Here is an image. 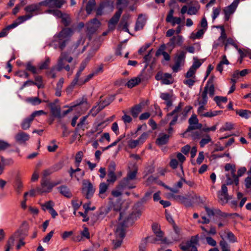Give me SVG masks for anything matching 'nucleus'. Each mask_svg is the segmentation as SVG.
I'll use <instances>...</instances> for the list:
<instances>
[{
    "instance_id": "f257e3e1",
    "label": "nucleus",
    "mask_w": 251,
    "mask_h": 251,
    "mask_svg": "<svg viewBox=\"0 0 251 251\" xmlns=\"http://www.w3.org/2000/svg\"><path fill=\"white\" fill-rule=\"evenodd\" d=\"M73 33V30L69 28H63L58 34H55L53 38L50 45L54 48L58 47L62 50L66 46Z\"/></svg>"
},
{
    "instance_id": "f03ea898",
    "label": "nucleus",
    "mask_w": 251,
    "mask_h": 251,
    "mask_svg": "<svg viewBox=\"0 0 251 251\" xmlns=\"http://www.w3.org/2000/svg\"><path fill=\"white\" fill-rule=\"evenodd\" d=\"M183 106V103L182 102H179L172 112L167 114V116L168 117L174 116L172 120L170 122L171 126L175 125L178 119H179L180 121L185 120L188 117V113L193 108L192 106L187 105L182 110V108Z\"/></svg>"
},
{
    "instance_id": "7ed1b4c3",
    "label": "nucleus",
    "mask_w": 251,
    "mask_h": 251,
    "mask_svg": "<svg viewBox=\"0 0 251 251\" xmlns=\"http://www.w3.org/2000/svg\"><path fill=\"white\" fill-rule=\"evenodd\" d=\"M134 220L128 217L123 222L119 224L116 229L115 234L117 239L113 241L114 249H117L121 246L123 239L125 236L126 227L129 225H132Z\"/></svg>"
},
{
    "instance_id": "20e7f679",
    "label": "nucleus",
    "mask_w": 251,
    "mask_h": 251,
    "mask_svg": "<svg viewBox=\"0 0 251 251\" xmlns=\"http://www.w3.org/2000/svg\"><path fill=\"white\" fill-rule=\"evenodd\" d=\"M137 170L129 171L126 177L123 178L119 184V188L121 189H131L136 187V176Z\"/></svg>"
},
{
    "instance_id": "39448f33",
    "label": "nucleus",
    "mask_w": 251,
    "mask_h": 251,
    "mask_svg": "<svg viewBox=\"0 0 251 251\" xmlns=\"http://www.w3.org/2000/svg\"><path fill=\"white\" fill-rule=\"evenodd\" d=\"M61 181L51 182L47 178H42L41 181V186L36 188L38 194L42 195L48 193L51 191L52 188L60 184Z\"/></svg>"
},
{
    "instance_id": "423d86ee",
    "label": "nucleus",
    "mask_w": 251,
    "mask_h": 251,
    "mask_svg": "<svg viewBox=\"0 0 251 251\" xmlns=\"http://www.w3.org/2000/svg\"><path fill=\"white\" fill-rule=\"evenodd\" d=\"M152 194V192H147L146 193L145 196L142 199L141 202H137L134 208H135L134 211H133L131 214L128 217L130 219L133 220H137L139 218L141 214H142V202H145L150 197Z\"/></svg>"
},
{
    "instance_id": "0eeeda50",
    "label": "nucleus",
    "mask_w": 251,
    "mask_h": 251,
    "mask_svg": "<svg viewBox=\"0 0 251 251\" xmlns=\"http://www.w3.org/2000/svg\"><path fill=\"white\" fill-rule=\"evenodd\" d=\"M186 57V52L181 50L176 54L175 56V64L172 67L174 72L176 73L180 69V67L183 66L185 63Z\"/></svg>"
},
{
    "instance_id": "6e6552de",
    "label": "nucleus",
    "mask_w": 251,
    "mask_h": 251,
    "mask_svg": "<svg viewBox=\"0 0 251 251\" xmlns=\"http://www.w3.org/2000/svg\"><path fill=\"white\" fill-rule=\"evenodd\" d=\"M206 107L199 106L197 109V113L201 118H211L223 113L222 110H212L209 109L206 111Z\"/></svg>"
},
{
    "instance_id": "1a4fd4ad",
    "label": "nucleus",
    "mask_w": 251,
    "mask_h": 251,
    "mask_svg": "<svg viewBox=\"0 0 251 251\" xmlns=\"http://www.w3.org/2000/svg\"><path fill=\"white\" fill-rule=\"evenodd\" d=\"M86 66V63L83 62L81 63L79 70L76 73L74 79L73 80L71 84L67 87L66 91L68 94L72 93L76 83L78 82V79L79 78L82 72L84 70Z\"/></svg>"
},
{
    "instance_id": "9d476101",
    "label": "nucleus",
    "mask_w": 251,
    "mask_h": 251,
    "mask_svg": "<svg viewBox=\"0 0 251 251\" xmlns=\"http://www.w3.org/2000/svg\"><path fill=\"white\" fill-rule=\"evenodd\" d=\"M225 170L226 171H231V174L232 175L233 179H231L228 176L226 175V183L227 185L232 184L233 183H235L236 185H238L239 184V178L235 174L236 169L234 166L232 165L231 164L228 163L226 164L225 167Z\"/></svg>"
},
{
    "instance_id": "9b49d317",
    "label": "nucleus",
    "mask_w": 251,
    "mask_h": 251,
    "mask_svg": "<svg viewBox=\"0 0 251 251\" xmlns=\"http://www.w3.org/2000/svg\"><path fill=\"white\" fill-rule=\"evenodd\" d=\"M218 201L222 205L227 203L230 197L228 194L227 188L226 184L222 185L221 189L218 192Z\"/></svg>"
},
{
    "instance_id": "f8f14e48",
    "label": "nucleus",
    "mask_w": 251,
    "mask_h": 251,
    "mask_svg": "<svg viewBox=\"0 0 251 251\" xmlns=\"http://www.w3.org/2000/svg\"><path fill=\"white\" fill-rule=\"evenodd\" d=\"M40 2L38 3H32L26 6L24 10L28 16H31V18L33 16L41 13V6Z\"/></svg>"
},
{
    "instance_id": "ddd939ff",
    "label": "nucleus",
    "mask_w": 251,
    "mask_h": 251,
    "mask_svg": "<svg viewBox=\"0 0 251 251\" xmlns=\"http://www.w3.org/2000/svg\"><path fill=\"white\" fill-rule=\"evenodd\" d=\"M73 60V57L69 55L66 52H62L58 59L56 70L58 72L61 71L65 66V62L70 63Z\"/></svg>"
},
{
    "instance_id": "4468645a",
    "label": "nucleus",
    "mask_w": 251,
    "mask_h": 251,
    "mask_svg": "<svg viewBox=\"0 0 251 251\" xmlns=\"http://www.w3.org/2000/svg\"><path fill=\"white\" fill-rule=\"evenodd\" d=\"M65 3V0H45L40 2V4L50 8H60Z\"/></svg>"
},
{
    "instance_id": "2eb2a0df",
    "label": "nucleus",
    "mask_w": 251,
    "mask_h": 251,
    "mask_svg": "<svg viewBox=\"0 0 251 251\" xmlns=\"http://www.w3.org/2000/svg\"><path fill=\"white\" fill-rule=\"evenodd\" d=\"M114 99L112 96H101L100 97L99 102L95 108H97L98 112H100L105 106L108 105Z\"/></svg>"
},
{
    "instance_id": "dca6fc26",
    "label": "nucleus",
    "mask_w": 251,
    "mask_h": 251,
    "mask_svg": "<svg viewBox=\"0 0 251 251\" xmlns=\"http://www.w3.org/2000/svg\"><path fill=\"white\" fill-rule=\"evenodd\" d=\"M75 108V110L79 112L80 115L87 110L89 107V104L86 100V99L83 97L81 99L76 101V103L73 106Z\"/></svg>"
},
{
    "instance_id": "f3484780",
    "label": "nucleus",
    "mask_w": 251,
    "mask_h": 251,
    "mask_svg": "<svg viewBox=\"0 0 251 251\" xmlns=\"http://www.w3.org/2000/svg\"><path fill=\"white\" fill-rule=\"evenodd\" d=\"M189 126L186 130V132H189L192 130L200 129L202 127V124L199 123V120L197 115L193 114L189 119Z\"/></svg>"
},
{
    "instance_id": "a211bd4d",
    "label": "nucleus",
    "mask_w": 251,
    "mask_h": 251,
    "mask_svg": "<svg viewBox=\"0 0 251 251\" xmlns=\"http://www.w3.org/2000/svg\"><path fill=\"white\" fill-rule=\"evenodd\" d=\"M215 77L213 75L211 76L204 88L203 92H205V94L207 95H209V97H213L215 94V88L214 82Z\"/></svg>"
},
{
    "instance_id": "6ab92c4d",
    "label": "nucleus",
    "mask_w": 251,
    "mask_h": 251,
    "mask_svg": "<svg viewBox=\"0 0 251 251\" xmlns=\"http://www.w3.org/2000/svg\"><path fill=\"white\" fill-rule=\"evenodd\" d=\"M82 192L88 199L93 196V185L88 180H83L82 182Z\"/></svg>"
},
{
    "instance_id": "aec40b11",
    "label": "nucleus",
    "mask_w": 251,
    "mask_h": 251,
    "mask_svg": "<svg viewBox=\"0 0 251 251\" xmlns=\"http://www.w3.org/2000/svg\"><path fill=\"white\" fill-rule=\"evenodd\" d=\"M183 43V38L182 36L177 35L171 38L166 46L171 50L175 48L176 46H181Z\"/></svg>"
},
{
    "instance_id": "412c9836",
    "label": "nucleus",
    "mask_w": 251,
    "mask_h": 251,
    "mask_svg": "<svg viewBox=\"0 0 251 251\" xmlns=\"http://www.w3.org/2000/svg\"><path fill=\"white\" fill-rule=\"evenodd\" d=\"M101 132H98L95 134V148H97L99 146V143H103L105 141L109 142L110 138L109 134L107 132L101 133Z\"/></svg>"
},
{
    "instance_id": "4be33fe9",
    "label": "nucleus",
    "mask_w": 251,
    "mask_h": 251,
    "mask_svg": "<svg viewBox=\"0 0 251 251\" xmlns=\"http://www.w3.org/2000/svg\"><path fill=\"white\" fill-rule=\"evenodd\" d=\"M128 207L127 202H121V201H118L116 203L113 204L112 208L114 211H121L122 210H125ZM123 218V213L120 212L119 217V220H121Z\"/></svg>"
},
{
    "instance_id": "5701e85b",
    "label": "nucleus",
    "mask_w": 251,
    "mask_h": 251,
    "mask_svg": "<svg viewBox=\"0 0 251 251\" xmlns=\"http://www.w3.org/2000/svg\"><path fill=\"white\" fill-rule=\"evenodd\" d=\"M238 5L232 2L229 5L225 7L223 11L225 14V21H228L230 16L234 13Z\"/></svg>"
},
{
    "instance_id": "b1692460",
    "label": "nucleus",
    "mask_w": 251,
    "mask_h": 251,
    "mask_svg": "<svg viewBox=\"0 0 251 251\" xmlns=\"http://www.w3.org/2000/svg\"><path fill=\"white\" fill-rule=\"evenodd\" d=\"M226 230H222L219 232V234L222 240L219 242V245L221 248L222 251H230L229 245L225 241V237L227 232Z\"/></svg>"
},
{
    "instance_id": "393cba45",
    "label": "nucleus",
    "mask_w": 251,
    "mask_h": 251,
    "mask_svg": "<svg viewBox=\"0 0 251 251\" xmlns=\"http://www.w3.org/2000/svg\"><path fill=\"white\" fill-rule=\"evenodd\" d=\"M174 13V10L171 9L169 11V13L167 16L166 21L167 23H171L172 25L174 26L176 24H180L181 22V18L179 17H174L173 14Z\"/></svg>"
},
{
    "instance_id": "a878e982",
    "label": "nucleus",
    "mask_w": 251,
    "mask_h": 251,
    "mask_svg": "<svg viewBox=\"0 0 251 251\" xmlns=\"http://www.w3.org/2000/svg\"><path fill=\"white\" fill-rule=\"evenodd\" d=\"M122 8H119L115 13L114 16L111 18L108 22V27L109 28H113L119 21L120 17L122 13Z\"/></svg>"
},
{
    "instance_id": "bb28decb",
    "label": "nucleus",
    "mask_w": 251,
    "mask_h": 251,
    "mask_svg": "<svg viewBox=\"0 0 251 251\" xmlns=\"http://www.w3.org/2000/svg\"><path fill=\"white\" fill-rule=\"evenodd\" d=\"M15 138L16 142L24 144L29 139V135L25 132L20 131L15 135Z\"/></svg>"
},
{
    "instance_id": "cd10ccee",
    "label": "nucleus",
    "mask_w": 251,
    "mask_h": 251,
    "mask_svg": "<svg viewBox=\"0 0 251 251\" xmlns=\"http://www.w3.org/2000/svg\"><path fill=\"white\" fill-rule=\"evenodd\" d=\"M69 173L71 177H73L74 174H75V177L77 180H79L84 175V172L82 171L80 168L74 169L72 167H71Z\"/></svg>"
},
{
    "instance_id": "c85d7f7f",
    "label": "nucleus",
    "mask_w": 251,
    "mask_h": 251,
    "mask_svg": "<svg viewBox=\"0 0 251 251\" xmlns=\"http://www.w3.org/2000/svg\"><path fill=\"white\" fill-rule=\"evenodd\" d=\"M31 19V16H28L26 13L25 15L23 16H19L15 21L13 22L12 24H11L12 27L13 28L16 27L19 25L23 23L24 22L30 20Z\"/></svg>"
},
{
    "instance_id": "c756f323",
    "label": "nucleus",
    "mask_w": 251,
    "mask_h": 251,
    "mask_svg": "<svg viewBox=\"0 0 251 251\" xmlns=\"http://www.w3.org/2000/svg\"><path fill=\"white\" fill-rule=\"evenodd\" d=\"M146 23V18L142 14L139 16L138 19L136 21L135 30L138 31L141 30L144 27Z\"/></svg>"
},
{
    "instance_id": "7c9ffc66",
    "label": "nucleus",
    "mask_w": 251,
    "mask_h": 251,
    "mask_svg": "<svg viewBox=\"0 0 251 251\" xmlns=\"http://www.w3.org/2000/svg\"><path fill=\"white\" fill-rule=\"evenodd\" d=\"M197 101L199 106L205 107L208 101V97L205 92L202 91L200 93L197 99Z\"/></svg>"
},
{
    "instance_id": "2f4dec72",
    "label": "nucleus",
    "mask_w": 251,
    "mask_h": 251,
    "mask_svg": "<svg viewBox=\"0 0 251 251\" xmlns=\"http://www.w3.org/2000/svg\"><path fill=\"white\" fill-rule=\"evenodd\" d=\"M174 233L172 234V239L173 241H178L181 239V229L176 224L173 225Z\"/></svg>"
},
{
    "instance_id": "473e14b6",
    "label": "nucleus",
    "mask_w": 251,
    "mask_h": 251,
    "mask_svg": "<svg viewBox=\"0 0 251 251\" xmlns=\"http://www.w3.org/2000/svg\"><path fill=\"white\" fill-rule=\"evenodd\" d=\"M198 11V9L195 6H190L188 9L186 5L183 6L181 9V13L184 14L186 12L190 15H195Z\"/></svg>"
},
{
    "instance_id": "72a5a7b5",
    "label": "nucleus",
    "mask_w": 251,
    "mask_h": 251,
    "mask_svg": "<svg viewBox=\"0 0 251 251\" xmlns=\"http://www.w3.org/2000/svg\"><path fill=\"white\" fill-rule=\"evenodd\" d=\"M160 97L161 99L165 100V103L168 108L172 105L173 102L171 94L168 93H162L160 94Z\"/></svg>"
},
{
    "instance_id": "f704fd0d",
    "label": "nucleus",
    "mask_w": 251,
    "mask_h": 251,
    "mask_svg": "<svg viewBox=\"0 0 251 251\" xmlns=\"http://www.w3.org/2000/svg\"><path fill=\"white\" fill-rule=\"evenodd\" d=\"M152 230L158 238V240H162L163 236V232L161 230L160 226L156 223H154L152 225Z\"/></svg>"
},
{
    "instance_id": "c9c22d12",
    "label": "nucleus",
    "mask_w": 251,
    "mask_h": 251,
    "mask_svg": "<svg viewBox=\"0 0 251 251\" xmlns=\"http://www.w3.org/2000/svg\"><path fill=\"white\" fill-rule=\"evenodd\" d=\"M57 189L60 193L64 197L67 198H70L72 197V193L67 186L65 185H62L58 187Z\"/></svg>"
},
{
    "instance_id": "e433bc0d",
    "label": "nucleus",
    "mask_w": 251,
    "mask_h": 251,
    "mask_svg": "<svg viewBox=\"0 0 251 251\" xmlns=\"http://www.w3.org/2000/svg\"><path fill=\"white\" fill-rule=\"evenodd\" d=\"M175 199L178 201L179 202L184 204L186 206L189 207L192 205L191 201L187 197L178 195L175 197Z\"/></svg>"
},
{
    "instance_id": "4c0bfd02",
    "label": "nucleus",
    "mask_w": 251,
    "mask_h": 251,
    "mask_svg": "<svg viewBox=\"0 0 251 251\" xmlns=\"http://www.w3.org/2000/svg\"><path fill=\"white\" fill-rule=\"evenodd\" d=\"M34 120V118L32 117L31 115L29 117L25 119L21 123L22 128L24 130H27L28 129L30 125Z\"/></svg>"
},
{
    "instance_id": "58836bf2",
    "label": "nucleus",
    "mask_w": 251,
    "mask_h": 251,
    "mask_svg": "<svg viewBox=\"0 0 251 251\" xmlns=\"http://www.w3.org/2000/svg\"><path fill=\"white\" fill-rule=\"evenodd\" d=\"M20 234V232L19 230H17L8 239L5 245L6 247H8L11 248L14 244L15 239L17 238Z\"/></svg>"
},
{
    "instance_id": "ea45409f",
    "label": "nucleus",
    "mask_w": 251,
    "mask_h": 251,
    "mask_svg": "<svg viewBox=\"0 0 251 251\" xmlns=\"http://www.w3.org/2000/svg\"><path fill=\"white\" fill-rule=\"evenodd\" d=\"M169 138V135L166 134H160L156 139V143L159 146L164 145L167 143Z\"/></svg>"
},
{
    "instance_id": "a19ab883",
    "label": "nucleus",
    "mask_w": 251,
    "mask_h": 251,
    "mask_svg": "<svg viewBox=\"0 0 251 251\" xmlns=\"http://www.w3.org/2000/svg\"><path fill=\"white\" fill-rule=\"evenodd\" d=\"M50 107L51 112L52 114L56 117L60 118V109L57 106L55 105L54 103H50Z\"/></svg>"
},
{
    "instance_id": "79ce46f5",
    "label": "nucleus",
    "mask_w": 251,
    "mask_h": 251,
    "mask_svg": "<svg viewBox=\"0 0 251 251\" xmlns=\"http://www.w3.org/2000/svg\"><path fill=\"white\" fill-rule=\"evenodd\" d=\"M212 143V139L209 134H205L203 136L200 142V145L201 148H203L206 145Z\"/></svg>"
},
{
    "instance_id": "37998d69",
    "label": "nucleus",
    "mask_w": 251,
    "mask_h": 251,
    "mask_svg": "<svg viewBox=\"0 0 251 251\" xmlns=\"http://www.w3.org/2000/svg\"><path fill=\"white\" fill-rule=\"evenodd\" d=\"M193 202L198 204H203L206 202V198L205 197H201L199 195H195L192 197Z\"/></svg>"
},
{
    "instance_id": "c03bdc74",
    "label": "nucleus",
    "mask_w": 251,
    "mask_h": 251,
    "mask_svg": "<svg viewBox=\"0 0 251 251\" xmlns=\"http://www.w3.org/2000/svg\"><path fill=\"white\" fill-rule=\"evenodd\" d=\"M88 116V115L84 116L81 119L80 122L77 124V127L75 129L76 131H78L81 129L83 130H84L85 126L87 125V123L86 122V120Z\"/></svg>"
},
{
    "instance_id": "a18cd8bd",
    "label": "nucleus",
    "mask_w": 251,
    "mask_h": 251,
    "mask_svg": "<svg viewBox=\"0 0 251 251\" xmlns=\"http://www.w3.org/2000/svg\"><path fill=\"white\" fill-rule=\"evenodd\" d=\"M236 114L245 119L251 117V111L248 110L240 109L236 111Z\"/></svg>"
},
{
    "instance_id": "49530a36",
    "label": "nucleus",
    "mask_w": 251,
    "mask_h": 251,
    "mask_svg": "<svg viewBox=\"0 0 251 251\" xmlns=\"http://www.w3.org/2000/svg\"><path fill=\"white\" fill-rule=\"evenodd\" d=\"M141 82V78L139 77H134L129 80L126 83L129 88H132L138 85Z\"/></svg>"
},
{
    "instance_id": "de8ad7c7",
    "label": "nucleus",
    "mask_w": 251,
    "mask_h": 251,
    "mask_svg": "<svg viewBox=\"0 0 251 251\" xmlns=\"http://www.w3.org/2000/svg\"><path fill=\"white\" fill-rule=\"evenodd\" d=\"M142 106L141 105H136L131 108L130 112L132 116L136 118L138 117L139 113L141 112Z\"/></svg>"
},
{
    "instance_id": "09e8293b",
    "label": "nucleus",
    "mask_w": 251,
    "mask_h": 251,
    "mask_svg": "<svg viewBox=\"0 0 251 251\" xmlns=\"http://www.w3.org/2000/svg\"><path fill=\"white\" fill-rule=\"evenodd\" d=\"M176 157L179 161V167L183 175H184V171L183 163L186 160V157L181 153L178 152L176 154Z\"/></svg>"
},
{
    "instance_id": "8fccbe9b",
    "label": "nucleus",
    "mask_w": 251,
    "mask_h": 251,
    "mask_svg": "<svg viewBox=\"0 0 251 251\" xmlns=\"http://www.w3.org/2000/svg\"><path fill=\"white\" fill-rule=\"evenodd\" d=\"M204 29H199L196 33L193 32L191 35V38L195 40L201 39L203 37V35L205 32Z\"/></svg>"
},
{
    "instance_id": "3c124183",
    "label": "nucleus",
    "mask_w": 251,
    "mask_h": 251,
    "mask_svg": "<svg viewBox=\"0 0 251 251\" xmlns=\"http://www.w3.org/2000/svg\"><path fill=\"white\" fill-rule=\"evenodd\" d=\"M93 74H91L87 75L85 78H81L78 79V82L76 83V85H78L79 86H81L82 85L84 84L85 83L88 82L92 78L93 76Z\"/></svg>"
},
{
    "instance_id": "603ef678",
    "label": "nucleus",
    "mask_w": 251,
    "mask_h": 251,
    "mask_svg": "<svg viewBox=\"0 0 251 251\" xmlns=\"http://www.w3.org/2000/svg\"><path fill=\"white\" fill-rule=\"evenodd\" d=\"M163 84L168 85L172 83L171 75L168 73H165L163 75V78L161 80Z\"/></svg>"
},
{
    "instance_id": "864d4df0",
    "label": "nucleus",
    "mask_w": 251,
    "mask_h": 251,
    "mask_svg": "<svg viewBox=\"0 0 251 251\" xmlns=\"http://www.w3.org/2000/svg\"><path fill=\"white\" fill-rule=\"evenodd\" d=\"M23 187V185L22 181L20 179L17 178L15 181V185L14 186V188L16 192L18 194H21Z\"/></svg>"
},
{
    "instance_id": "5fc2aeb1",
    "label": "nucleus",
    "mask_w": 251,
    "mask_h": 251,
    "mask_svg": "<svg viewBox=\"0 0 251 251\" xmlns=\"http://www.w3.org/2000/svg\"><path fill=\"white\" fill-rule=\"evenodd\" d=\"M26 69L33 74H38L40 73L39 69H37L34 66L32 65L31 62H28L26 64Z\"/></svg>"
},
{
    "instance_id": "6e6d98bb",
    "label": "nucleus",
    "mask_w": 251,
    "mask_h": 251,
    "mask_svg": "<svg viewBox=\"0 0 251 251\" xmlns=\"http://www.w3.org/2000/svg\"><path fill=\"white\" fill-rule=\"evenodd\" d=\"M86 27L88 34L90 36H92L94 33V19H92L89 23H87Z\"/></svg>"
},
{
    "instance_id": "4d7b16f0",
    "label": "nucleus",
    "mask_w": 251,
    "mask_h": 251,
    "mask_svg": "<svg viewBox=\"0 0 251 251\" xmlns=\"http://www.w3.org/2000/svg\"><path fill=\"white\" fill-rule=\"evenodd\" d=\"M50 63V58L49 57H46L45 59V60L44 61L41 62L39 64L38 68H39V71L48 69V67L49 66Z\"/></svg>"
},
{
    "instance_id": "13d9d810",
    "label": "nucleus",
    "mask_w": 251,
    "mask_h": 251,
    "mask_svg": "<svg viewBox=\"0 0 251 251\" xmlns=\"http://www.w3.org/2000/svg\"><path fill=\"white\" fill-rule=\"evenodd\" d=\"M41 206L43 210H50L53 208L54 206V202L52 201H49L46 202L45 203L41 204Z\"/></svg>"
},
{
    "instance_id": "bf43d9fd",
    "label": "nucleus",
    "mask_w": 251,
    "mask_h": 251,
    "mask_svg": "<svg viewBox=\"0 0 251 251\" xmlns=\"http://www.w3.org/2000/svg\"><path fill=\"white\" fill-rule=\"evenodd\" d=\"M213 100L216 102L217 106H220V103H226L227 101V98L222 96H215Z\"/></svg>"
},
{
    "instance_id": "052dcab7",
    "label": "nucleus",
    "mask_w": 251,
    "mask_h": 251,
    "mask_svg": "<svg viewBox=\"0 0 251 251\" xmlns=\"http://www.w3.org/2000/svg\"><path fill=\"white\" fill-rule=\"evenodd\" d=\"M45 13L52 14L58 18H60L61 16H62L63 14L61 11L57 9H48L45 11Z\"/></svg>"
},
{
    "instance_id": "680f3d73",
    "label": "nucleus",
    "mask_w": 251,
    "mask_h": 251,
    "mask_svg": "<svg viewBox=\"0 0 251 251\" xmlns=\"http://www.w3.org/2000/svg\"><path fill=\"white\" fill-rule=\"evenodd\" d=\"M107 189V185L105 183H102L100 185V193L99 196L101 198H104L105 197V192Z\"/></svg>"
},
{
    "instance_id": "e2e57ef3",
    "label": "nucleus",
    "mask_w": 251,
    "mask_h": 251,
    "mask_svg": "<svg viewBox=\"0 0 251 251\" xmlns=\"http://www.w3.org/2000/svg\"><path fill=\"white\" fill-rule=\"evenodd\" d=\"M94 9V0H89L86 4V10L88 14H90Z\"/></svg>"
},
{
    "instance_id": "0e129e2a",
    "label": "nucleus",
    "mask_w": 251,
    "mask_h": 251,
    "mask_svg": "<svg viewBox=\"0 0 251 251\" xmlns=\"http://www.w3.org/2000/svg\"><path fill=\"white\" fill-rule=\"evenodd\" d=\"M226 38V35L223 26H221V32L220 36L218 38V42H221V45H223Z\"/></svg>"
},
{
    "instance_id": "69168bd1",
    "label": "nucleus",
    "mask_w": 251,
    "mask_h": 251,
    "mask_svg": "<svg viewBox=\"0 0 251 251\" xmlns=\"http://www.w3.org/2000/svg\"><path fill=\"white\" fill-rule=\"evenodd\" d=\"M233 128V125L231 123L227 122L224 126L221 127L220 129V132H224L226 131H229Z\"/></svg>"
},
{
    "instance_id": "338daca9",
    "label": "nucleus",
    "mask_w": 251,
    "mask_h": 251,
    "mask_svg": "<svg viewBox=\"0 0 251 251\" xmlns=\"http://www.w3.org/2000/svg\"><path fill=\"white\" fill-rule=\"evenodd\" d=\"M26 101L33 105H38L42 102V100L38 97H31L27 99Z\"/></svg>"
},
{
    "instance_id": "774afa93",
    "label": "nucleus",
    "mask_w": 251,
    "mask_h": 251,
    "mask_svg": "<svg viewBox=\"0 0 251 251\" xmlns=\"http://www.w3.org/2000/svg\"><path fill=\"white\" fill-rule=\"evenodd\" d=\"M61 22L65 26H67L70 23V18L69 15L67 14H62V16H61Z\"/></svg>"
}]
</instances>
